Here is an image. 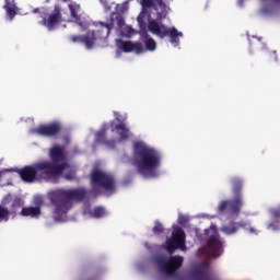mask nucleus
Here are the masks:
<instances>
[{
	"label": "nucleus",
	"mask_w": 280,
	"mask_h": 280,
	"mask_svg": "<svg viewBox=\"0 0 280 280\" xmlns=\"http://www.w3.org/2000/svg\"><path fill=\"white\" fill-rule=\"evenodd\" d=\"M116 10L112 12V18L113 19V14H115L116 16H121L120 14H125V12L130 8V0H127L120 4H115V2H112L109 5V12L110 10Z\"/></svg>",
	"instance_id": "nucleus-17"
},
{
	"label": "nucleus",
	"mask_w": 280,
	"mask_h": 280,
	"mask_svg": "<svg viewBox=\"0 0 280 280\" xmlns=\"http://www.w3.org/2000/svg\"><path fill=\"white\" fill-rule=\"evenodd\" d=\"M132 165L142 178H156L163 163V153L143 140L132 143Z\"/></svg>",
	"instance_id": "nucleus-5"
},
{
	"label": "nucleus",
	"mask_w": 280,
	"mask_h": 280,
	"mask_svg": "<svg viewBox=\"0 0 280 280\" xmlns=\"http://www.w3.org/2000/svg\"><path fill=\"white\" fill-rule=\"evenodd\" d=\"M11 205V213H16L19 209L23 207V201L21 199H14L12 195H7L2 198L0 207H7Z\"/></svg>",
	"instance_id": "nucleus-15"
},
{
	"label": "nucleus",
	"mask_w": 280,
	"mask_h": 280,
	"mask_svg": "<svg viewBox=\"0 0 280 280\" xmlns=\"http://www.w3.org/2000/svg\"><path fill=\"white\" fill-rule=\"evenodd\" d=\"M199 238L201 242H206V245L199 249V257H206L207 259L213 257L215 259L222 255L224 241L218 235V226L212 224L205 230V233Z\"/></svg>",
	"instance_id": "nucleus-8"
},
{
	"label": "nucleus",
	"mask_w": 280,
	"mask_h": 280,
	"mask_svg": "<svg viewBox=\"0 0 280 280\" xmlns=\"http://www.w3.org/2000/svg\"><path fill=\"white\" fill-rule=\"evenodd\" d=\"M238 8H244V0H237Z\"/></svg>",
	"instance_id": "nucleus-26"
},
{
	"label": "nucleus",
	"mask_w": 280,
	"mask_h": 280,
	"mask_svg": "<svg viewBox=\"0 0 280 280\" xmlns=\"http://www.w3.org/2000/svg\"><path fill=\"white\" fill-rule=\"evenodd\" d=\"M33 12H39L40 18L43 19L39 23L49 30V32L60 27L62 21H67L66 18H62L60 12V7L56 5L54 11L50 13L46 9H35Z\"/></svg>",
	"instance_id": "nucleus-10"
},
{
	"label": "nucleus",
	"mask_w": 280,
	"mask_h": 280,
	"mask_svg": "<svg viewBox=\"0 0 280 280\" xmlns=\"http://www.w3.org/2000/svg\"><path fill=\"white\" fill-rule=\"evenodd\" d=\"M69 10L71 13V22L79 25L80 30H89L88 34L84 36L73 35L70 37L72 43H80L85 47V49H95L100 47L103 43H106L108 34L112 30L116 32L118 36L124 38H132L137 36V31L124 22V16L113 14V18L107 23L91 24V20L86 14H80V4L72 2L69 4Z\"/></svg>",
	"instance_id": "nucleus-2"
},
{
	"label": "nucleus",
	"mask_w": 280,
	"mask_h": 280,
	"mask_svg": "<svg viewBox=\"0 0 280 280\" xmlns=\"http://www.w3.org/2000/svg\"><path fill=\"white\" fill-rule=\"evenodd\" d=\"M142 11L138 15V25L140 27L139 36L140 42H124L116 39V58L121 57V51L125 54H145L147 51L154 52L156 50V40L152 38L150 34L158 38H170V43L173 47H180V38H183V32L178 31L175 26L167 27L161 21L165 19L170 12V7L163 2V0H141ZM150 32V33H148ZM144 45V47H143Z\"/></svg>",
	"instance_id": "nucleus-1"
},
{
	"label": "nucleus",
	"mask_w": 280,
	"mask_h": 280,
	"mask_svg": "<svg viewBox=\"0 0 280 280\" xmlns=\"http://www.w3.org/2000/svg\"><path fill=\"white\" fill-rule=\"evenodd\" d=\"M106 12H110V3L107 0H100Z\"/></svg>",
	"instance_id": "nucleus-24"
},
{
	"label": "nucleus",
	"mask_w": 280,
	"mask_h": 280,
	"mask_svg": "<svg viewBox=\"0 0 280 280\" xmlns=\"http://www.w3.org/2000/svg\"><path fill=\"white\" fill-rule=\"evenodd\" d=\"M243 223L245 224L244 229H246V231H248L252 235H257V231L255 230V228L248 229V223H246V222H243Z\"/></svg>",
	"instance_id": "nucleus-25"
},
{
	"label": "nucleus",
	"mask_w": 280,
	"mask_h": 280,
	"mask_svg": "<svg viewBox=\"0 0 280 280\" xmlns=\"http://www.w3.org/2000/svg\"><path fill=\"white\" fill-rule=\"evenodd\" d=\"M34 205L35 207H24L21 210V215L24 218H40V207H43V197L37 196L34 198Z\"/></svg>",
	"instance_id": "nucleus-14"
},
{
	"label": "nucleus",
	"mask_w": 280,
	"mask_h": 280,
	"mask_svg": "<svg viewBox=\"0 0 280 280\" xmlns=\"http://www.w3.org/2000/svg\"><path fill=\"white\" fill-rule=\"evenodd\" d=\"M189 220H190L189 215L183 214V213L178 214L177 222H178V224H182V226H184V224H187V222H189Z\"/></svg>",
	"instance_id": "nucleus-21"
},
{
	"label": "nucleus",
	"mask_w": 280,
	"mask_h": 280,
	"mask_svg": "<svg viewBox=\"0 0 280 280\" xmlns=\"http://www.w3.org/2000/svg\"><path fill=\"white\" fill-rule=\"evenodd\" d=\"M196 235H198V230H196Z\"/></svg>",
	"instance_id": "nucleus-30"
},
{
	"label": "nucleus",
	"mask_w": 280,
	"mask_h": 280,
	"mask_svg": "<svg viewBox=\"0 0 280 280\" xmlns=\"http://www.w3.org/2000/svg\"><path fill=\"white\" fill-rule=\"evenodd\" d=\"M7 172H14V168L0 171V183L3 180V178H8V175L5 174Z\"/></svg>",
	"instance_id": "nucleus-23"
},
{
	"label": "nucleus",
	"mask_w": 280,
	"mask_h": 280,
	"mask_svg": "<svg viewBox=\"0 0 280 280\" xmlns=\"http://www.w3.org/2000/svg\"><path fill=\"white\" fill-rule=\"evenodd\" d=\"M91 185L95 194H113L116 189L115 177L97 167L92 171Z\"/></svg>",
	"instance_id": "nucleus-9"
},
{
	"label": "nucleus",
	"mask_w": 280,
	"mask_h": 280,
	"mask_svg": "<svg viewBox=\"0 0 280 280\" xmlns=\"http://www.w3.org/2000/svg\"><path fill=\"white\" fill-rule=\"evenodd\" d=\"M10 211L8 208L0 206V222H8L10 220Z\"/></svg>",
	"instance_id": "nucleus-20"
},
{
	"label": "nucleus",
	"mask_w": 280,
	"mask_h": 280,
	"mask_svg": "<svg viewBox=\"0 0 280 280\" xmlns=\"http://www.w3.org/2000/svg\"><path fill=\"white\" fill-rule=\"evenodd\" d=\"M49 156L50 162L40 161L32 166L22 168L19 172L20 178L24 183H34L38 174L40 178L48 180V183H56L62 175L67 180H73L75 178V167L67 163V152L63 147L58 144L51 147L49 149Z\"/></svg>",
	"instance_id": "nucleus-3"
},
{
	"label": "nucleus",
	"mask_w": 280,
	"mask_h": 280,
	"mask_svg": "<svg viewBox=\"0 0 280 280\" xmlns=\"http://www.w3.org/2000/svg\"><path fill=\"white\" fill-rule=\"evenodd\" d=\"M260 14L262 16H278L279 9L272 4H264L260 9Z\"/></svg>",
	"instance_id": "nucleus-19"
},
{
	"label": "nucleus",
	"mask_w": 280,
	"mask_h": 280,
	"mask_svg": "<svg viewBox=\"0 0 280 280\" xmlns=\"http://www.w3.org/2000/svg\"><path fill=\"white\" fill-rule=\"evenodd\" d=\"M83 214L86 218H105V215H107L108 212L103 207H97L93 211H91L89 208L84 209Z\"/></svg>",
	"instance_id": "nucleus-18"
},
{
	"label": "nucleus",
	"mask_w": 280,
	"mask_h": 280,
	"mask_svg": "<svg viewBox=\"0 0 280 280\" xmlns=\"http://www.w3.org/2000/svg\"><path fill=\"white\" fill-rule=\"evenodd\" d=\"M114 119L110 125L104 124L98 132H91V137L94 135L95 143H105L108 148H113L114 143L132 139V132L124 122L128 119V114L114 112Z\"/></svg>",
	"instance_id": "nucleus-6"
},
{
	"label": "nucleus",
	"mask_w": 280,
	"mask_h": 280,
	"mask_svg": "<svg viewBox=\"0 0 280 280\" xmlns=\"http://www.w3.org/2000/svg\"><path fill=\"white\" fill-rule=\"evenodd\" d=\"M158 266L162 275H165V277H174L176 275V270L183 266V257L173 256L170 259L160 258L158 259Z\"/></svg>",
	"instance_id": "nucleus-12"
},
{
	"label": "nucleus",
	"mask_w": 280,
	"mask_h": 280,
	"mask_svg": "<svg viewBox=\"0 0 280 280\" xmlns=\"http://www.w3.org/2000/svg\"><path fill=\"white\" fill-rule=\"evenodd\" d=\"M276 3H280V0H273Z\"/></svg>",
	"instance_id": "nucleus-28"
},
{
	"label": "nucleus",
	"mask_w": 280,
	"mask_h": 280,
	"mask_svg": "<svg viewBox=\"0 0 280 280\" xmlns=\"http://www.w3.org/2000/svg\"><path fill=\"white\" fill-rule=\"evenodd\" d=\"M7 185H12V183L9 182V183H7Z\"/></svg>",
	"instance_id": "nucleus-29"
},
{
	"label": "nucleus",
	"mask_w": 280,
	"mask_h": 280,
	"mask_svg": "<svg viewBox=\"0 0 280 280\" xmlns=\"http://www.w3.org/2000/svg\"><path fill=\"white\" fill-rule=\"evenodd\" d=\"M63 1H69V0H63Z\"/></svg>",
	"instance_id": "nucleus-31"
},
{
	"label": "nucleus",
	"mask_w": 280,
	"mask_h": 280,
	"mask_svg": "<svg viewBox=\"0 0 280 280\" xmlns=\"http://www.w3.org/2000/svg\"><path fill=\"white\" fill-rule=\"evenodd\" d=\"M86 196L84 188L79 189H57L48 194V198L54 206L52 220L55 222H67V213L71 210L73 200H82Z\"/></svg>",
	"instance_id": "nucleus-7"
},
{
	"label": "nucleus",
	"mask_w": 280,
	"mask_h": 280,
	"mask_svg": "<svg viewBox=\"0 0 280 280\" xmlns=\"http://www.w3.org/2000/svg\"><path fill=\"white\" fill-rule=\"evenodd\" d=\"M153 233H155V235H161V233H163V224H161L160 222H155Z\"/></svg>",
	"instance_id": "nucleus-22"
},
{
	"label": "nucleus",
	"mask_w": 280,
	"mask_h": 280,
	"mask_svg": "<svg viewBox=\"0 0 280 280\" xmlns=\"http://www.w3.org/2000/svg\"><path fill=\"white\" fill-rule=\"evenodd\" d=\"M3 9L7 12V16L9 21H12L16 14H19V8L16 7V3L14 0H4Z\"/></svg>",
	"instance_id": "nucleus-16"
},
{
	"label": "nucleus",
	"mask_w": 280,
	"mask_h": 280,
	"mask_svg": "<svg viewBox=\"0 0 280 280\" xmlns=\"http://www.w3.org/2000/svg\"><path fill=\"white\" fill-rule=\"evenodd\" d=\"M203 268H209V261L206 260V261L203 262Z\"/></svg>",
	"instance_id": "nucleus-27"
},
{
	"label": "nucleus",
	"mask_w": 280,
	"mask_h": 280,
	"mask_svg": "<svg viewBox=\"0 0 280 280\" xmlns=\"http://www.w3.org/2000/svg\"><path fill=\"white\" fill-rule=\"evenodd\" d=\"M244 185V179L240 177L232 178V189L235 194L233 200H222L218 206V214L223 215V222L221 226V232L224 235H235L240 229H246V224L244 222H235L237 215H240V211H242V207H244V197L240 192L242 190V186Z\"/></svg>",
	"instance_id": "nucleus-4"
},
{
	"label": "nucleus",
	"mask_w": 280,
	"mask_h": 280,
	"mask_svg": "<svg viewBox=\"0 0 280 280\" xmlns=\"http://www.w3.org/2000/svg\"><path fill=\"white\" fill-rule=\"evenodd\" d=\"M185 231L178 225H173V232L171 237L165 242V248L168 253H174V250H187L185 245Z\"/></svg>",
	"instance_id": "nucleus-11"
},
{
	"label": "nucleus",
	"mask_w": 280,
	"mask_h": 280,
	"mask_svg": "<svg viewBox=\"0 0 280 280\" xmlns=\"http://www.w3.org/2000/svg\"><path fill=\"white\" fill-rule=\"evenodd\" d=\"M62 125L60 121H54L47 125H40L35 129H32L33 135H39L40 137H56L60 132Z\"/></svg>",
	"instance_id": "nucleus-13"
}]
</instances>
